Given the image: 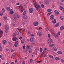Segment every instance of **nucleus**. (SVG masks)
Returning a JSON list of instances; mask_svg holds the SVG:
<instances>
[{
	"instance_id": "1",
	"label": "nucleus",
	"mask_w": 64,
	"mask_h": 64,
	"mask_svg": "<svg viewBox=\"0 0 64 64\" xmlns=\"http://www.w3.org/2000/svg\"><path fill=\"white\" fill-rule=\"evenodd\" d=\"M30 36L32 38H30V41L32 43V42H34V40H33V38L34 37V36H34V34H31Z\"/></svg>"
},
{
	"instance_id": "2",
	"label": "nucleus",
	"mask_w": 64,
	"mask_h": 64,
	"mask_svg": "<svg viewBox=\"0 0 64 64\" xmlns=\"http://www.w3.org/2000/svg\"><path fill=\"white\" fill-rule=\"evenodd\" d=\"M19 34V32H18L17 30L15 31L14 32L13 34V36L14 37H15L16 35H18Z\"/></svg>"
},
{
	"instance_id": "3",
	"label": "nucleus",
	"mask_w": 64,
	"mask_h": 64,
	"mask_svg": "<svg viewBox=\"0 0 64 64\" xmlns=\"http://www.w3.org/2000/svg\"><path fill=\"white\" fill-rule=\"evenodd\" d=\"M48 44H52L53 43V41L52 39L50 38L48 41Z\"/></svg>"
},
{
	"instance_id": "4",
	"label": "nucleus",
	"mask_w": 64,
	"mask_h": 64,
	"mask_svg": "<svg viewBox=\"0 0 64 64\" xmlns=\"http://www.w3.org/2000/svg\"><path fill=\"white\" fill-rule=\"evenodd\" d=\"M33 8H29L30 12V13H32L33 12Z\"/></svg>"
},
{
	"instance_id": "5",
	"label": "nucleus",
	"mask_w": 64,
	"mask_h": 64,
	"mask_svg": "<svg viewBox=\"0 0 64 64\" xmlns=\"http://www.w3.org/2000/svg\"><path fill=\"white\" fill-rule=\"evenodd\" d=\"M54 18V16L53 15H52L50 16V19L51 20H53Z\"/></svg>"
},
{
	"instance_id": "6",
	"label": "nucleus",
	"mask_w": 64,
	"mask_h": 64,
	"mask_svg": "<svg viewBox=\"0 0 64 64\" xmlns=\"http://www.w3.org/2000/svg\"><path fill=\"white\" fill-rule=\"evenodd\" d=\"M54 12H55V13H56V16H57L59 14V12L58 11L56 10L54 11Z\"/></svg>"
},
{
	"instance_id": "7",
	"label": "nucleus",
	"mask_w": 64,
	"mask_h": 64,
	"mask_svg": "<svg viewBox=\"0 0 64 64\" xmlns=\"http://www.w3.org/2000/svg\"><path fill=\"white\" fill-rule=\"evenodd\" d=\"M38 22H35L34 24V26H38Z\"/></svg>"
},
{
	"instance_id": "8",
	"label": "nucleus",
	"mask_w": 64,
	"mask_h": 64,
	"mask_svg": "<svg viewBox=\"0 0 64 64\" xmlns=\"http://www.w3.org/2000/svg\"><path fill=\"white\" fill-rule=\"evenodd\" d=\"M17 38L15 37L13 38H12V40H13V41H16V40H17Z\"/></svg>"
},
{
	"instance_id": "9",
	"label": "nucleus",
	"mask_w": 64,
	"mask_h": 64,
	"mask_svg": "<svg viewBox=\"0 0 64 64\" xmlns=\"http://www.w3.org/2000/svg\"><path fill=\"white\" fill-rule=\"evenodd\" d=\"M23 18H24V19H27L28 17L27 16L25 15L24 16H23Z\"/></svg>"
},
{
	"instance_id": "10",
	"label": "nucleus",
	"mask_w": 64,
	"mask_h": 64,
	"mask_svg": "<svg viewBox=\"0 0 64 64\" xmlns=\"http://www.w3.org/2000/svg\"><path fill=\"white\" fill-rule=\"evenodd\" d=\"M56 23V19H54L53 20L52 23L53 24H55Z\"/></svg>"
},
{
	"instance_id": "11",
	"label": "nucleus",
	"mask_w": 64,
	"mask_h": 64,
	"mask_svg": "<svg viewBox=\"0 0 64 64\" xmlns=\"http://www.w3.org/2000/svg\"><path fill=\"white\" fill-rule=\"evenodd\" d=\"M52 50H53L54 51H57V48H56L55 47V46H54V48L52 49Z\"/></svg>"
},
{
	"instance_id": "12",
	"label": "nucleus",
	"mask_w": 64,
	"mask_h": 64,
	"mask_svg": "<svg viewBox=\"0 0 64 64\" xmlns=\"http://www.w3.org/2000/svg\"><path fill=\"white\" fill-rule=\"evenodd\" d=\"M64 26H62L61 27H60V29L61 30H63V29H64Z\"/></svg>"
},
{
	"instance_id": "13",
	"label": "nucleus",
	"mask_w": 64,
	"mask_h": 64,
	"mask_svg": "<svg viewBox=\"0 0 64 64\" xmlns=\"http://www.w3.org/2000/svg\"><path fill=\"white\" fill-rule=\"evenodd\" d=\"M6 9L7 10H8V11H9V10H10V11L11 10L10 9V8L9 7H6Z\"/></svg>"
},
{
	"instance_id": "14",
	"label": "nucleus",
	"mask_w": 64,
	"mask_h": 64,
	"mask_svg": "<svg viewBox=\"0 0 64 64\" xmlns=\"http://www.w3.org/2000/svg\"><path fill=\"white\" fill-rule=\"evenodd\" d=\"M7 42L6 41V40H3V41H2V43L3 44H6V43Z\"/></svg>"
},
{
	"instance_id": "15",
	"label": "nucleus",
	"mask_w": 64,
	"mask_h": 64,
	"mask_svg": "<svg viewBox=\"0 0 64 64\" xmlns=\"http://www.w3.org/2000/svg\"><path fill=\"white\" fill-rule=\"evenodd\" d=\"M32 52V50L31 49H30L29 50V53H31Z\"/></svg>"
},
{
	"instance_id": "16",
	"label": "nucleus",
	"mask_w": 64,
	"mask_h": 64,
	"mask_svg": "<svg viewBox=\"0 0 64 64\" xmlns=\"http://www.w3.org/2000/svg\"><path fill=\"white\" fill-rule=\"evenodd\" d=\"M59 25V23H58L56 24L55 26L56 27H58Z\"/></svg>"
},
{
	"instance_id": "17",
	"label": "nucleus",
	"mask_w": 64,
	"mask_h": 64,
	"mask_svg": "<svg viewBox=\"0 0 64 64\" xmlns=\"http://www.w3.org/2000/svg\"><path fill=\"white\" fill-rule=\"evenodd\" d=\"M55 59L57 61H58V60H60V58L58 57H56L55 58Z\"/></svg>"
},
{
	"instance_id": "18",
	"label": "nucleus",
	"mask_w": 64,
	"mask_h": 64,
	"mask_svg": "<svg viewBox=\"0 0 64 64\" xmlns=\"http://www.w3.org/2000/svg\"><path fill=\"white\" fill-rule=\"evenodd\" d=\"M10 14H13V13H14V12H13V11L12 10H11L10 12Z\"/></svg>"
},
{
	"instance_id": "19",
	"label": "nucleus",
	"mask_w": 64,
	"mask_h": 64,
	"mask_svg": "<svg viewBox=\"0 0 64 64\" xmlns=\"http://www.w3.org/2000/svg\"><path fill=\"white\" fill-rule=\"evenodd\" d=\"M47 11L48 12H51V11H52V10L51 9H48Z\"/></svg>"
},
{
	"instance_id": "20",
	"label": "nucleus",
	"mask_w": 64,
	"mask_h": 64,
	"mask_svg": "<svg viewBox=\"0 0 64 64\" xmlns=\"http://www.w3.org/2000/svg\"><path fill=\"white\" fill-rule=\"evenodd\" d=\"M30 46H28L27 47V49L29 50V49H30Z\"/></svg>"
},
{
	"instance_id": "21",
	"label": "nucleus",
	"mask_w": 64,
	"mask_h": 64,
	"mask_svg": "<svg viewBox=\"0 0 64 64\" xmlns=\"http://www.w3.org/2000/svg\"><path fill=\"white\" fill-rule=\"evenodd\" d=\"M57 53L58 54H62V53L60 51H58L57 52Z\"/></svg>"
},
{
	"instance_id": "22",
	"label": "nucleus",
	"mask_w": 64,
	"mask_h": 64,
	"mask_svg": "<svg viewBox=\"0 0 64 64\" xmlns=\"http://www.w3.org/2000/svg\"><path fill=\"white\" fill-rule=\"evenodd\" d=\"M39 36L40 37H41L42 36V33L41 32H40V33L39 34Z\"/></svg>"
},
{
	"instance_id": "23",
	"label": "nucleus",
	"mask_w": 64,
	"mask_h": 64,
	"mask_svg": "<svg viewBox=\"0 0 64 64\" xmlns=\"http://www.w3.org/2000/svg\"><path fill=\"white\" fill-rule=\"evenodd\" d=\"M4 18V19H5V20H7V17L6 16H4L3 17V18Z\"/></svg>"
},
{
	"instance_id": "24",
	"label": "nucleus",
	"mask_w": 64,
	"mask_h": 64,
	"mask_svg": "<svg viewBox=\"0 0 64 64\" xmlns=\"http://www.w3.org/2000/svg\"><path fill=\"white\" fill-rule=\"evenodd\" d=\"M5 28L6 29H9V27H7V26H5Z\"/></svg>"
},
{
	"instance_id": "25",
	"label": "nucleus",
	"mask_w": 64,
	"mask_h": 64,
	"mask_svg": "<svg viewBox=\"0 0 64 64\" xmlns=\"http://www.w3.org/2000/svg\"><path fill=\"white\" fill-rule=\"evenodd\" d=\"M8 29H6V30H5V32L6 33H8Z\"/></svg>"
},
{
	"instance_id": "26",
	"label": "nucleus",
	"mask_w": 64,
	"mask_h": 64,
	"mask_svg": "<svg viewBox=\"0 0 64 64\" xmlns=\"http://www.w3.org/2000/svg\"><path fill=\"white\" fill-rule=\"evenodd\" d=\"M24 40H22L21 41V42L22 43V44H23L24 43Z\"/></svg>"
},
{
	"instance_id": "27",
	"label": "nucleus",
	"mask_w": 64,
	"mask_h": 64,
	"mask_svg": "<svg viewBox=\"0 0 64 64\" xmlns=\"http://www.w3.org/2000/svg\"><path fill=\"white\" fill-rule=\"evenodd\" d=\"M26 14V12L24 11L22 14L23 15H25V14Z\"/></svg>"
},
{
	"instance_id": "28",
	"label": "nucleus",
	"mask_w": 64,
	"mask_h": 64,
	"mask_svg": "<svg viewBox=\"0 0 64 64\" xmlns=\"http://www.w3.org/2000/svg\"><path fill=\"white\" fill-rule=\"evenodd\" d=\"M14 19H17V17L16 16V15H15L14 16Z\"/></svg>"
},
{
	"instance_id": "29",
	"label": "nucleus",
	"mask_w": 64,
	"mask_h": 64,
	"mask_svg": "<svg viewBox=\"0 0 64 64\" xmlns=\"http://www.w3.org/2000/svg\"><path fill=\"white\" fill-rule=\"evenodd\" d=\"M18 7L19 8H22V9H23V6H18Z\"/></svg>"
},
{
	"instance_id": "30",
	"label": "nucleus",
	"mask_w": 64,
	"mask_h": 64,
	"mask_svg": "<svg viewBox=\"0 0 64 64\" xmlns=\"http://www.w3.org/2000/svg\"><path fill=\"white\" fill-rule=\"evenodd\" d=\"M2 12H5V10L4 9V8H3L2 9Z\"/></svg>"
},
{
	"instance_id": "31",
	"label": "nucleus",
	"mask_w": 64,
	"mask_h": 64,
	"mask_svg": "<svg viewBox=\"0 0 64 64\" xmlns=\"http://www.w3.org/2000/svg\"><path fill=\"white\" fill-rule=\"evenodd\" d=\"M61 62L62 63H63V64H64V60L63 59H62L61 60Z\"/></svg>"
},
{
	"instance_id": "32",
	"label": "nucleus",
	"mask_w": 64,
	"mask_h": 64,
	"mask_svg": "<svg viewBox=\"0 0 64 64\" xmlns=\"http://www.w3.org/2000/svg\"><path fill=\"white\" fill-rule=\"evenodd\" d=\"M40 52H42V51H43V49H42V48H40Z\"/></svg>"
},
{
	"instance_id": "33",
	"label": "nucleus",
	"mask_w": 64,
	"mask_h": 64,
	"mask_svg": "<svg viewBox=\"0 0 64 64\" xmlns=\"http://www.w3.org/2000/svg\"><path fill=\"white\" fill-rule=\"evenodd\" d=\"M30 63H32L33 61V60H32V59L31 58L30 59Z\"/></svg>"
},
{
	"instance_id": "34",
	"label": "nucleus",
	"mask_w": 64,
	"mask_h": 64,
	"mask_svg": "<svg viewBox=\"0 0 64 64\" xmlns=\"http://www.w3.org/2000/svg\"><path fill=\"white\" fill-rule=\"evenodd\" d=\"M34 5L35 7V6H36L37 7L38 6V4H36V3H35V4H34Z\"/></svg>"
},
{
	"instance_id": "35",
	"label": "nucleus",
	"mask_w": 64,
	"mask_h": 64,
	"mask_svg": "<svg viewBox=\"0 0 64 64\" xmlns=\"http://www.w3.org/2000/svg\"><path fill=\"white\" fill-rule=\"evenodd\" d=\"M49 57H50V58H53V56H52L51 55H50L49 56Z\"/></svg>"
},
{
	"instance_id": "36",
	"label": "nucleus",
	"mask_w": 64,
	"mask_h": 64,
	"mask_svg": "<svg viewBox=\"0 0 64 64\" xmlns=\"http://www.w3.org/2000/svg\"><path fill=\"white\" fill-rule=\"evenodd\" d=\"M60 9L61 10H62L63 9V7L62 6H61L60 7Z\"/></svg>"
},
{
	"instance_id": "37",
	"label": "nucleus",
	"mask_w": 64,
	"mask_h": 64,
	"mask_svg": "<svg viewBox=\"0 0 64 64\" xmlns=\"http://www.w3.org/2000/svg\"><path fill=\"white\" fill-rule=\"evenodd\" d=\"M63 17V16H61L60 17V19H61V20H63V18H62Z\"/></svg>"
},
{
	"instance_id": "38",
	"label": "nucleus",
	"mask_w": 64,
	"mask_h": 64,
	"mask_svg": "<svg viewBox=\"0 0 64 64\" xmlns=\"http://www.w3.org/2000/svg\"><path fill=\"white\" fill-rule=\"evenodd\" d=\"M41 6H42V8H43L44 7V5L43 4H42Z\"/></svg>"
},
{
	"instance_id": "39",
	"label": "nucleus",
	"mask_w": 64,
	"mask_h": 64,
	"mask_svg": "<svg viewBox=\"0 0 64 64\" xmlns=\"http://www.w3.org/2000/svg\"><path fill=\"white\" fill-rule=\"evenodd\" d=\"M2 51V48L1 46H0V51Z\"/></svg>"
},
{
	"instance_id": "40",
	"label": "nucleus",
	"mask_w": 64,
	"mask_h": 64,
	"mask_svg": "<svg viewBox=\"0 0 64 64\" xmlns=\"http://www.w3.org/2000/svg\"><path fill=\"white\" fill-rule=\"evenodd\" d=\"M15 44H17V45H18V42L17 41L16 42H15Z\"/></svg>"
},
{
	"instance_id": "41",
	"label": "nucleus",
	"mask_w": 64,
	"mask_h": 64,
	"mask_svg": "<svg viewBox=\"0 0 64 64\" xmlns=\"http://www.w3.org/2000/svg\"><path fill=\"white\" fill-rule=\"evenodd\" d=\"M19 39L20 40H22V36H20L19 37Z\"/></svg>"
},
{
	"instance_id": "42",
	"label": "nucleus",
	"mask_w": 64,
	"mask_h": 64,
	"mask_svg": "<svg viewBox=\"0 0 64 64\" xmlns=\"http://www.w3.org/2000/svg\"><path fill=\"white\" fill-rule=\"evenodd\" d=\"M36 62L37 63H40V62H41V61H38V60H37V61H36Z\"/></svg>"
},
{
	"instance_id": "43",
	"label": "nucleus",
	"mask_w": 64,
	"mask_h": 64,
	"mask_svg": "<svg viewBox=\"0 0 64 64\" xmlns=\"http://www.w3.org/2000/svg\"><path fill=\"white\" fill-rule=\"evenodd\" d=\"M3 12H1L0 13V16H2V15H3Z\"/></svg>"
},
{
	"instance_id": "44",
	"label": "nucleus",
	"mask_w": 64,
	"mask_h": 64,
	"mask_svg": "<svg viewBox=\"0 0 64 64\" xmlns=\"http://www.w3.org/2000/svg\"><path fill=\"white\" fill-rule=\"evenodd\" d=\"M41 32H37V34H38V35H39V34Z\"/></svg>"
},
{
	"instance_id": "45",
	"label": "nucleus",
	"mask_w": 64,
	"mask_h": 64,
	"mask_svg": "<svg viewBox=\"0 0 64 64\" xmlns=\"http://www.w3.org/2000/svg\"><path fill=\"white\" fill-rule=\"evenodd\" d=\"M55 46V44H52L51 46V47H53V46Z\"/></svg>"
},
{
	"instance_id": "46",
	"label": "nucleus",
	"mask_w": 64,
	"mask_h": 64,
	"mask_svg": "<svg viewBox=\"0 0 64 64\" xmlns=\"http://www.w3.org/2000/svg\"><path fill=\"white\" fill-rule=\"evenodd\" d=\"M51 37V36H50V34H48V37L49 38H50Z\"/></svg>"
},
{
	"instance_id": "47",
	"label": "nucleus",
	"mask_w": 64,
	"mask_h": 64,
	"mask_svg": "<svg viewBox=\"0 0 64 64\" xmlns=\"http://www.w3.org/2000/svg\"><path fill=\"white\" fill-rule=\"evenodd\" d=\"M60 32H58L57 34V35H60Z\"/></svg>"
},
{
	"instance_id": "48",
	"label": "nucleus",
	"mask_w": 64,
	"mask_h": 64,
	"mask_svg": "<svg viewBox=\"0 0 64 64\" xmlns=\"http://www.w3.org/2000/svg\"><path fill=\"white\" fill-rule=\"evenodd\" d=\"M25 47H26V46H24L22 48H23V49H25Z\"/></svg>"
},
{
	"instance_id": "49",
	"label": "nucleus",
	"mask_w": 64,
	"mask_h": 64,
	"mask_svg": "<svg viewBox=\"0 0 64 64\" xmlns=\"http://www.w3.org/2000/svg\"><path fill=\"white\" fill-rule=\"evenodd\" d=\"M35 7L36 10H37V11H38V9L37 8V7H36V6H35Z\"/></svg>"
},
{
	"instance_id": "50",
	"label": "nucleus",
	"mask_w": 64,
	"mask_h": 64,
	"mask_svg": "<svg viewBox=\"0 0 64 64\" xmlns=\"http://www.w3.org/2000/svg\"><path fill=\"white\" fill-rule=\"evenodd\" d=\"M10 46H12V44L11 42L10 43Z\"/></svg>"
},
{
	"instance_id": "51",
	"label": "nucleus",
	"mask_w": 64,
	"mask_h": 64,
	"mask_svg": "<svg viewBox=\"0 0 64 64\" xmlns=\"http://www.w3.org/2000/svg\"><path fill=\"white\" fill-rule=\"evenodd\" d=\"M31 34L30 33V32H28V34Z\"/></svg>"
},
{
	"instance_id": "52",
	"label": "nucleus",
	"mask_w": 64,
	"mask_h": 64,
	"mask_svg": "<svg viewBox=\"0 0 64 64\" xmlns=\"http://www.w3.org/2000/svg\"><path fill=\"white\" fill-rule=\"evenodd\" d=\"M12 57H15V53H14L12 55Z\"/></svg>"
},
{
	"instance_id": "53",
	"label": "nucleus",
	"mask_w": 64,
	"mask_h": 64,
	"mask_svg": "<svg viewBox=\"0 0 64 64\" xmlns=\"http://www.w3.org/2000/svg\"><path fill=\"white\" fill-rule=\"evenodd\" d=\"M58 37V35H57V34L55 36V37L56 38V37Z\"/></svg>"
},
{
	"instance_id": "54",
	"label": "nucleus",
	"mask_w": 64,
	"mask_h": 64,
	"mask_svg": "<svg viewBox=\"0 0 64 64\" xmlns=\"http://www.w3.org/2000/svg\"><path fill=\"white\" fill-rule=\"evenodd\" d=\"M17 18H19V15H17Z\"/></svg>"
},
{
	"instance_id": "55",
	"label": "nucleus",
	"mask_w": 64,
	"mask_h": 64,
	"mask_svg": "<svg viewBox=\"0 0 64 64\" xmlns=\"http://www.w3.org/2000/svg\"><path fill=\"white\" fill-rule=\"evenodd\" d=\"M3 33V32L1 31V30L0 31V34H2V33Z\"/></svg>"
},
{
	"instance_id": "56",
	"label": "nucleus",
	"mask_w": 64,
	"mask_h": 64,
	"mask_svg": "<svg viewBox=\"0 0 64 64\" xmlns=\"http://www.w3.org/2000/svg\"><path fill=\"white\" fill-rule=\"evenodd\" d=\"M42 29V28L41 27H40L38 29V30H41V29Z\"/></svg>"
},
{
	"instance_id": "57",
	"label": "nucleus",
	"mask_w": 64,
	"mask_h": 64,
	"mask_svg": "<svg viewBox=\"0 0 64 64\" xmlns=\"http://www.w3.org/2000/svg\"><path fill=\"white\" fill-rule=\"evenodd\" d=\"M20 4H19V3H17L16 4V5H19Z\"/></svg>"
},
{
	"instance_id": "58",
	"label": "nucleus",
	"mask_w": 64,
	"mask_h": 64,
	"mask_svg": "<svg viewBox=\"0 0 64 64\" xmlns=\"http://www.w3.org/2000/svg\"><path fill=\"white\" fill-rule=\"evenodd\" d=\"M25 62L24 61L22 63V64H25Z\"/></svg>"
},
{
	"instance_id": "59",
	"label": "nucleus",
	"mask_w": 64,
	"mask_h": 64,
	"mask_svg": "<svg viewBox=\"0 0 64 64\" xmlns=\"http://www.w3.org/2000/svg\"><path fill=\"white\" fill-rule=\"evenodd\" d=\"M0 37H2V34H0Z\"/></svg>"
},
{
	"instance_id": "60",
	"label": "nucleus",
	"mask_w": 64,
	"mask_h": 64,
	"mask_svg": "<svg viewBox=\"0 0 64 64\" xmlns=\"http://www.w3.org/2000/svg\"><path fill=\"white\" fill-rule=\"evenodd\" d=\"M52 12H51L48 13V14H50H50H51V13H52Z\"/></svg>"
},
{
	"instance_id": "61",
	"label": "nucleus",
	"mask_w": 64,
	"mask_h": 64,
	"mask_svg": "<svg viewBox=\"0 0 64 64\" xmlns=\"http://www.w3.org/2000/svg\"><path fill=\"white\" fill-rule=\"evenodd\" d=\"M14 46L16 47H17V44H14Z\"/></svg>"
},
{
	"instance_id": "62",
	"label": "nucleus",
	"mask_w": 64,
	"mask_h": 64,
	"mask_svg": "<svg viewBox=\"0 0 64 64\" xmlns=\"http://www.w3.org/2000/svg\"><path fill=\"white\" fill-rule=\"evenodd\" d=\"M14 50H11V52H13V51H14Z\"/></svg>"
},
{
	"instance_id": "63",
	"label": "nucleus",
	"mask_w": 64,
	"mask_h": 64,
	"mask_svg": "<svg viewBox=\"0 0 64 64\" xmlns=\"http://www.w3.org/2000/svg\"><path fill=\"white\" fill-rule=\"evenodd\" d=\"M44 54H43V52H42L41 53V54L42 55H43Z\"/></svg>"
},
{
	"instance_id": "64",
	"label": "nucleus",
	"mask_w": 64,
	"mask_h": 64,
	"mask_svg": "<svg viewBox=\"0 0 64 64\" xmlns=\"http://www.w3.org/2000/svg\"><path fill=\"white\" fill-rule=\"evenodd\" d=\"M11 64H14V63L13 62H12Z\"/></svg>"
}]
</instances>
